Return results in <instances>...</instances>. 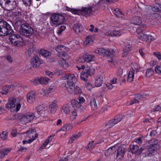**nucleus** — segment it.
Listing matches in <instances>:
<instances>
[{
    "mask_svg": "<svg viewBox=\"0 0 161 161\" xmlns=\"http://www.w3.org/2000/svg\"><path fill=\"white\" fill-rule=\"evenodd\" d=\"M5 106L7 108L10 109L11 112H14L18 111L21 105L15 98L11 97L9 98V102L6 104Z\"/></svg>",
    "mask_w": 161,
    "mask_h": 161,
    "instance_id": "nucleus-1",
    "label": "nucleus"
},
{
    "mask_svg": "<svg viewBox=\"0 0 161 161\" xmlns=\"http://www.w3.org/2000/svg\"><path fill=\"white\" fill-rule=\"evenodd\" d=\"M145 25L142 24L137 28L136 32L137 34V37L142 41L147 42L149 40L153 41L154 38L152 36L145 34L143 32V30L141 28H143Z\"/></svg>",
    "mask_w": 161,
    "mask_h": 161,
    "instance_id": "nucleus-2",
    "label": "nucleus"
},
{
    "mask_svg": "<svg viewBox=\"0 0 161 161\" xmlns=\"http://www.w3.org/2000/svg\"><path fill=\"white\" fill-rule=\"evenodd\" d=\"M65 9L67 11L71 12L74 14L77 15L83 14L89 15L92 12V8L91 6H88L87 7L83 8L81 9L70 8L66 7Z\"/></svg>",
    "mask_w": 161,
    "mask_h": 161,
    "instance_id": "nucleus-3",
    "label": "nucleus"
},
{
    "mask_svg": "<svg viewBox=\"0 0 161 161\" xmlns=\"http://www.w3.org/2000/svg\"><path fill=\"white\" fill-rule=\"evenodd\" d=\"M9 40L10 43L18 47H21L24 45V41L19 35L14 34L9 36Z\"/></svg>",
    "mask_w": 161,
    "mask_h": 161,
    "instance_id": "nucleus-4",
    "label": "nucleus"
},
{
    "mask_svg": "<svg viewBox=\"0 0 161 161\" xmlns=\"http://www.w3.org/2000/svg\"><path fill=\"white\" fill-rule=\"evenodd\" d=\"M26 135L27 137H26L25 138L27 139V138H29V139L28 140H23L22 142L23 144L26 143L29 144L31 143L37 137V135L34 129L29 130L26 133H22V136H25Z\"/></svg>",
    "mask_w": 161,
    "mask_h": 161,
    "instance_id": "nucleus-5",
    "label": "nucleus"
},
{
    "mask_svg": "<svg viewBox=\"0 0 161 161\" xmlns=\"http://www.w3.org/2000/svg\"><path fill=\"white\" fill-rule=\"evenodd\" d=\"M11 32V27L9 24L5 21H0V36H6Z\"/></svg>",
    "mask_w": 161,
    "mask_h": 161,
    "instance_id": "nucleus-6",
    "label": "nucleus"
},
{
    "mask_svg": "<svg viewBox=\"0 0 161 161\" xmlns=\"http://www.w3.org/2000/svg\"><path fill=\"white\" fill-rule=\"evenodd\" d=\"M35 117L38 118V115L36 112L34 113L27 112L20 116V120L24 123H27L32 120Z\"/></svg>",
    "mask_w": 161,
    "mask_h": 161,
    "instance_id": "nucleus-7",
    "label": "nucleus"
},
{
    "mask_svg": "<svg viewBox=\"0 0 161 161\" xmlns=\"http://www.w3.org/2000/svg\"><path fill=\"white\" fill-rule=\"evenodd\" d=\"M64 19V17L60 14H54L51 17L50 23L53 26L60 25L63 23Z\"/></svg>",
    "mask_w": 161,
    "mask_h": 161,
    "instance_id": "nucleus-8",
    "label": "nucleus"
},
{
    "mask_svg": "<svg viewBox=\"0 0 161 161\" xmlns=\"http://www.w3.org/2000/svg\"><path fill=\"white\" fill-rule=\"evenodd\" d=\"M19 32L24 36H29L32 35L33 30L29 25L24 24L20 28Z\"/></svg>",
    "mask_w": 161,
    "mask_h": 161,
    "instance_id": "nucleus-9",
    "label": "nucleus"
},
{
    "mask_svg": "<svg viewBox=\"0 0 161 161\" xmlns=\"http://www.w3.org/2000/svg\"><path fill=\"white\" fill-rule=\"evenodd\" d=\"M55 49L58 53L59 57L69 58L67 52L69 49L68 47L63 45H58L56 47Z\"/></svg>",
    "mask_w": 161,
    "mask_h": 161,
    "instance_id": "nucleus-10",
    "label": "nucleus"
},
{
    "mask_svg": "<svg viewBox=\"0 0 161 161\" xmlns=\"http://www.w3.org/2000/svg\"><path fill=\"white\" fill-rule=\"evenodd\" d=\"M95 56L93 54L86 53L83 54L78 59L79 63H84L86 62L89 63L94 61Z\"/></svg>",
    "mask_w": 161,
    "mask_h": 161,
    "instance_id": "nucleus-11",
    "label": "nucleus"
},
{
    "mask_svg": "<svg viewBox=\"0 0 161 161\" xmlns=\"http://www.w3.org/2000/svg\"><path fill=\"white\" fill-rule=\"evenodd\" d=\"M150 145L148 148L149 155H152L159 148V144L158 141L155 139H152L149 141Z\"/></svg>",
    "mask_w": 161,
    "mask_h": 161,
    "instance_id": "nucleus-12",
    "label": "nucleus"
},
{
    "mask_svg": "<svg viewBox=\"0 0 161 161\" xmlns=\"http://www.w3.org/2000/svg\"><path fill=\"white\" fill-rule=\"evenodd\" d=\"M114 146H116V151L117 150L116 158L118 161H120L123 158L125 146L119 145H115Z\"/></svg>",
    "mask_w": 161,
    "mask_h": 161,
    "instance_id": "nucleus-13",
    "label": "nucleus"
},
{
    "mask_svg": "<svg viewBox=\"0 0 161 161\" xmlns=\"http://www.w3.org/2000/svg\"><path fill=\"white\" fill-rule=\"evenodd\" d=\"M92 67L88 65L86 66V68L85 70L82 71L80 74V77L81 80L86 81L87 80V78L90 75L91 71L92 70Z\"/></svg>",
    "mask_w": 161,
    "mask_h": 161,
    "instance_id": "nucleus-14",
    "label": "nucleus"
},
{
    "mask_svg": "<svg viewBox=\"0 0 161 161\" xmlns=\"http://www.w3.org/2000/svg\"><path fill=\"white\" fill-rule=\"evenodd\" d=\"M63 80H67V83L75 84L77 81L76 77L73 74H66L63 76Z\"/></svg>",
    "mask_w": 161,
    "mask_h": 161,
    "instance_id": "nucleus-15",
    "label": "nucleus"
},
{
    "mask_svg": "<svg viewBox=\"0 0 161 161\" xmlns=\"http://www.w3.org/2000/svg\"><path fill=\"white\" fill-rule=\"evenodd\" d=\"M146 96L145 94H137L135 96V98L133 100L128 102L127 105H130L134 103H138L139 102V100L145 98Z\"/></svg>",
    "mask_w": 161,
    "mask_h": 161,
    "instance_id": "nucleus-16",
    "label": "nucleus"
},
{
    "mask_svg": "<svg viewBox=\"0 0 161 161\" xmlns=\"http://www.w3.org/2000/svg\"><path fill=\"white\" fill-rule=\"evenodd\" d=\"M106 52H105L104 56H108V61L112 63L114 62V60L112 58V57L114 56L115 54V52L113 49H111L108 50H106Z\"/></svg>",
    "mask_w": 161,
    "mask_h": 161,
    "instance_id": "nucleus-17",
    "label": "nucleus"
},
{
    "mask_svg": "<svg viewBox=\"0 0 161 161\" xmlns=\"http://www.w3.org/2000/svg\"><path fill=\"white\" fill-rule=\"evenodd\" d=\"M58 60V64L63 69H66L69 66V64L67 60L68 58L64 57H60Z\"/></svg>",
    "mask_w": 161,
    "mask_h": 161,
    "instance_id": "nucleus-18",
    "label": "nucleus"
},
{
    "mask_svg": "<svg viewBox=\"0 0 161 161\" xmlns=\"http://www.w3.org/2000/svg\"><path fill=\"white\" fill-rule=\"evenodd\" d=\"M131 47V45L128 42L125 43L124 47L123 49V57L128 55L129 52L130 51Z\"/></svg>",
    "mask_w": 161,
    "mask_h": 161,
    "instance_id": "nucleus-19",
    "label": "nucleus"
},
{
    "mask_svg": "<svg viewBox=\"0 0 161 161\" xmlns=\"http://www.w3.org/2000/svg\"><path fill=\"white\" fill-rule=\"evenodd\" d=\"M116 151V146H113L110 147L106 150L104 152V154L106 156L108 157L112 155L115 153Z\"/></svg>",
    "mask_w": 161,
    "mask_h": 161,
    "instance_id": "nucleus-20",
    "label": "nucleus"
},
{
    "mask_svg": "<svg viewBox=\"0 0 161 161\" xmlns=\"http://www.w3.org/2000/svg\"><path fill=\"white\" fill-rule=\"evenodd\" d=\"M142 22V19L139 16L134 17L130 20V23L135 25H139Z\"/></svg>",
    "mask_w": 161,
    "mask_h": 161,
    "instance_id": "nucleus-21",
    "label": "nucleus"
},
{
    "mask_svg": "<svg viewBox=\"0 0 161 161\" xmlns=\"http://www.w3.org/2000/svg\"><path fill=\"white\" fill-rule=\"evenodd\" d=\"M40 64L41 62L38 57L36 56L32 59L31 64L33 67H38L40 66Z\"/></svg>",
    "mask_w": 161,
    "mask_h": 161,
    "instance_id": "nucleus-22",
    "label": "nucleus"
},
{
    "mask_svg": "<svg viewBox=\"0 0 161 161\" xmlns=\"http://www.w3.org/2000/svg\"><path fill=\"white\" fill-rule=\"evenodd\" d=\"M11 149V148H9L0 150V161L4 158L6 155L10 153Z\"/></svg>",
    "mask_w": 161,
    "mask_h": 161,
    "instance_id": "nucleus-23",
    "label": "nucleus"
},
{
    "mask_svg": "<svg viewBox=\"0 0 161 161\" xmlns=\"http://www.w3.org/2000/svg\"><path fill=\"white\" fill-rule=\"evenodd\" d=\"M94 39L95 36L94 35H90L86 36L84 42V45L86 46L88 44H92V43Z\"/></svg>",
    "mask_w": 161,
    "mask_h": 161,
    "instance_id": "nucleus-24",
    "label": "nucleus"
},
{
    "mask_svg": "<svg viewBox=\"0 0 161 161\" xmlns=\"http://www.w3.org/2000/svg\"><path fill=\"white\" fill-rule=\"evenodd\" d=\"M71 108V107L70 104H65L62 107L61 112L66 114H68L70 113Z\"/></svg>",
    "mask_w": 161,
    "mask_h": 161,
    "instance_id": "nucleus-25",
    "label": "nucleus"
},
{
    "mask_svg": "<svg viewBox=\"0 0 161 161\" xmlns=\"http://www.w3.org/2000/svg\"><path fill=\"white\" fill-rule=\"evenodd\" d=\"M66 87L68 92L70 93H74L75 90V85L73 83H67L65 85Z\"/></svg>",
    "mask_w": 161,
    "mask_h": 161,
    "instance_id": "nucleus-26",
    "label": "nucleus"
},
{
    "mask_svg": "<svg viewBox=\"0 0 161 161\" xmlns=\"http://www.w3.org/2000/svg\"><path fill=\"white\" fill-rule=\"evenodd\" d=\"M45 110V108L43 105H40L36 108L33 109V112H36L37 115H38V117L40 115V114Z\"/></svg>",
    "mask_w": 161,
    "mask_h": 161,
    "instance_id": "nucleus-27",
    "label": "nucleus"
},
{
    "mask_svg": "<svg viewBox=\"0 0 161 161\" xmlns=\"http://www.w3.org/2000/svg\"><path fill=\"white\" fill-rule=\"evenodd\" d=\"M73 29L76 34H79L82 32L83 30V28L82 26L80 24H76L74 25Z\"/></svg>",
    "mask_w": 161,
    "mask_h": 161,
    "instance_id": "nucleus-28",
    "label": "nucleus"
},
{
    "mask_svg": "<svg viewBox=\"0 0 161 161\" xmlns=\"http://www.w3.org/2000/svg\"><path fill=\"white\" fill-rule=\"evenodd\" d=\"M57 102L56 100H54L49 105L50 111L51 113L54 114L55 113L56 110L57 106Z\"/></svg>",
    "mask_w": 161,
    "mask_h": 161,
    "instance_id": "nucleus-29",
    "label": "nucleus"
},
{
    "mask_svg": "<svg viewBox=\"0 0 161 161\" xmlns=\"http://www.w3.org/2000/svg\"><path fill=\"white\" fill-rule=\"evenodd\" d=\"M35 95L34 92H31L27 95V100L30 103H32L35 100Z\"/></svg>",
    "mask_w": 161,
    "mask_h": 161,
    "instance_id": "nucleus-30",
    "label": "nucleus"
},
{
    "mask_svg": "<svg viewBox=\"0 0 161 161\" xmlns=\"http://www.w3.org/2000/svg\"><path fill=\"white\" fill-rule=\"evenodd\" d=\"M40 54L43 57L46 58H49L52 54L50 52L43 49L40 50Z\"/></svg>",
    "mask_w": 161,
    "mask_h": 161,
    "instance_id": "nucleus-31",
    "label": "nucleus"
},
{
    "mask_svg": "<svg viewBox=\"0 0 161 161\" xmlns=\"http://www.w3.org/2000/svg\"><path fill=\"white\" fill-rule=\"evenodd\" d=\"M14 89V86L12 85L5 86L3 87V91L2 93L3 94H6L10 91Z\"/></svg>",
    "mask_w": 161,
    "mask_h": 161,
    "instance_id": "nucleus-32",
    "label": "nucleus"
},
{
    "mask_svg": "<svg viewBox=\"0 0 161 161\" xmlns=\"http://www.w3.org/2000/svg\"><path fill=\"white\" fill-rule=\"evenodd\" d=\"M73 125L71 124H66L64 125L59 130V131L62 130L64 131H67L72 129Z\"/></svg>",
    "mask_w": 161,
    "mask_h": 161,
    "instance_id": "nucleus-33",
    "label": "nucleus"
},
{
    "mask_svg": "<svg viewBox=\"0 0 161 161\" xmlns=\"http://www.w3.org/2000/svg\"><path fill=\"white\" fill-rule=\"evenodd\" d=\"M90 105L92 110L94 111L97 108L96 100L94 98H93L90 100Z\"/></svg>",
    "mask_w": 161,
    "mask_h": 161,
    "instance_id": "nucleus-34",
    "label": "nucleus"
},
{
    "mask_svg": "<svg viewBox=\"0 0 161 161\" xmlns=\"http://www.w3.org/2000/svg\"><path fill=\"white\" fill-rule=\"evenodd\" d=\"M135 71L131 69L127 75V80L128 82H131L133 80Z\"/></svg>",
    "mask_w": 161,
    "mask_h": 161,
    "instance_id": "nucleus-35",
    "label": "nucleus"
},
{
    "mask_svg": "<svg viewBox=\"0 0 161 161\" xmlns=\"http://www.w3.org/2000/svg\"><path fill=\"white\" fill-rule=\"evenodd\" d=\"M103 82V78L101 77H97L94 80V83L95 86L96 87H100L102 85Z\"/></svg>",
    "mask_w": 161,
    "mask_h": 161,
    "instance_id": "nucleus-36",
    "label": "nucleus"
},
{
    "mask_svg": "<svg viewBox=\"0 0 161 161\" xmlns=\"http://www.w3.org/2000/svg\"><path fill=\"white\" fill-rule=\"evenodd\" d=\"M39 83L42 85H45L48 83L49 79L47 77H39Z\"/></svg>",
    "mask_w": 161,
    "mask_h": 161,
    "instance_id": "nucleus-37",
    "label": "nucleus"
},
{
    "mask_svg": "<svg viewBox=\"0 0 161 161\" xmlns=\"http://www.w3.org/2000/svg\"><path fill=\"white\" fill-rule=\"evenodd\" d=\"M130 148V151L132 153L139 154L141 152L140 150L139 149V147L137 146L133 145L131 146Z\"/></svg>",
    "mask_w": 161,
    "mask_h": 161,
    "instance_id": "nucleus-38",
    "label": "nucleus"
},
{
    "mask_svg": "<svg viewBox=\"0 0 161 161\" xmlns=\"http://www.w3.org/2000/svg\"><path fill=\"white\" fill-rule=\"evenodd\" d=\"M105 52H106V49L103 48H97L94 50V53L104 56Z\"/></svg>",
    "mask_w": 161,
    "mask_h": 161,
    "instance_id": "nucleus-39",
    "label": "nucleus"
},
{
    "mask_svg": "<svg viewBox=\"0 0 161 161\" xmlns=\"http://www.w3.org/2000/svg\"><path fill=\"white\" fill-rule=\"evenodd\" d=\"M152 9L153 11L161 13V4H156L152 8Z\"/></svg>",
    "mask_w": 161,
    "mask_h": 161,
    "instance_id": "nucleus-40",
    "label": "nucleus"
},
{
    "mask_svg": "<svg viewBox=\"0 0 161 161\" xmlns=\"http://www.w3.org/2000/svg\"><path fill=\"white\" fill-rule=\"evenodd\" d=\"M112 10L113 13L117 17H119L122 16V13L119 8H113L112 9Z\"/></svg>",
    "mask_w": 161,
    "mask_h": 161,
    "instance_id": "nucleus-41",
    "label": "nucleus"
},
{
    "mask_svg": "<svg viewBox=\"0 0 161 161\" xmlns=\"http://www.w3.org/2000/svg\"><path fill=\"white\" fill-rule=\"evenodd\" d=\"M71 103L73 107L75 108L78 109L80 106V103L77 100L75 99L71 100Z\"/></svg>",
    "mask_w": 161,
    "mask_h": 161,
    "instance_id": "nucleus-42",
    "label": "nucleus"
},
{
    "mask_svg": "<svg viewBox=\"0 0 161 161\" xmlns=\"http://www.w3.org/2000/svg\"><path fill=\"white\" fill-rule=\"evenodd\" d=\"M125 32L122 30H114L113 31L114 36H119L124 33Z\"/></svg>",
    "mask_w": 161,
    "mask_h": 161,
    "instance_id": "nucleus-43",
    "label": "nucleus"
},
{
    "mask_svg": "<svg viewBox=\"0 0 161 161\" xmlns=\"http://www.w3.org/2000/svg\"><path fill=\"white\" fill-rule=\"evenodd\" d=\"M77 115L76 110H74L72 112L69 117V119L71 121H73L75 119Z\"/></svg>",
    "mask_w": 161,
    "mask_h": 161,
    "instance_id": "nucleus-44",
    "label": "nucleus"
},
{
    "mask_svg": "<svg viewBox=\"0 0 161 161\" xmlns=\"http://www.w3.org/2000/svg\"><path fill=\"white\" fill-rule=\"evenodd\" d=\"M61 25L57 29V33L58 35H60L62 31H64L66 28V26L64 24H61Z\"/></svg>",
    "mask_w": 161,
    "mask_h": 161,
    "instance_id": "nucleus-45",
    "label": "nucleus"
},
{
    "mask_svg": "<svg viewBox=\"0 0 161 161\" xmlns=\"http://www.w3.org/2000/svg\"><path fill=\"white\" fill-rule=\"evenodd\" d=\"M122 118V116L121 115H119L116 116L113 120L114 122L116 124L121 120Z\"/></svg>",
    "mask_w": 161,
    "mask_h": 161,
    "instance_id": "nucleus-46",
    "label": "nucleus"
},
{
    "mask_svg": "<svg viewBox=\"0 0 161 161\" xmlns=\"http://www.w3.org/2000/svg\"><path fill=\"white\" fill-rule=\"evenodd\" d=\"M40 94L43 96H46L50 93L48 88L46 89H42L40 92Z\"/></svg>",
    "mask_w": 161,
    "mask_h": 161,
    "instance_id": "nucleus-47",
    "label": "nucleus"
},
{
    "mask_svg": "<svg viewBox=\"0 0 161 161\" xmlns=\"http://www.w3.org/2000/svg\"><path fill=\"white\" fill-rule=\"evenodd\" d=\"M153 71L151 69H148L146 72V76L147 77H150L153 74Z\"/></svg>",
    "mask_w": 161,
    "mask_h": 161,
    "instance_id": "nucleus-48",
    "label": "nucleus"
},
{
    "mask_svg": "<svg viewBox=\"0 0 161 161\" xmlns=\"http://www.w3.org/2000/svg\"><path fill=\"white\" fill-rule=\"evenodd\" d=\"M30 81L35 85H38L40 84L39 77L34 78L30 80Z\"/></svg>",
    "mask_w": 161,
    "mask_h": 161,
    "instance_id": "nucleus-49",
    "label": "nucleus"
},
{
    "mask_svg": "<svg viewBox=\"0 0 161 161\" xmlns=\"http://www.w3.org/2000/svg\"><path fill=\"white\" fill-rule=\"evenodd\" d=\"M85 86L86 88L88 90H90L94 87V86H93L91 83L90 82H86L85 84Z\"/></svg>",
    "mask_w": 161,
    "mask_h": 161,
    "instance_id": "nucleus-50",
    "label": "nucleus"
},
{
    "mask_svg": "<svg viewBox=\"0 0 161 161\" xmlns=\"http://www.w3.org/2000/svg\"><path fill=\"white\" fill-rule=\"evenodd\" d=\"M82 92L81 89L78 86H75L74 93L75 94H77L80 93Z\"/></svg>",
    "mask_w": 161,
    "mask_h": 161,
    "instance_id": "nucleus-51",
    "label": "nucleus"
},
{
    "mask_svg": "<svg viewBox=\"0 0 161 161\" xmlns=\"http://www.w3.org/2000/svg\"><path fill=\"white\" fill-rule=\"evenodd\" d=\"M106 35L108 36L109 37H113L114 36V33L113 31H111V30H108L105 33Z\"/></svg>",
    "mask_w": 161,
    "mask_h": 161,
    "instance_id": "nucleus-52",
    "label": "nucleus"
},
{
    "mask_svg": "<svg viewBox=\"0 0 161 161\" xmlns=\"http://www.w3.org/2000/svg\"><path fill=\"white\" fill-rule=\"evenodd\" d=\"M115 124H116L114 122L113 120L109 121L107 123L106 125L108 126V127L111 128L114 125H115Z\"/></svg>",
    "mask_w": 161,
    "mask_h": 161,
    "instance_id": "nucleus-53",
    "label": "nucleus"
},
{
    "mask_svg": "<svg viewBox=\"0 0 161 161\" xmlns=\"http://www.w3.org/2000/svg\"><path fill=\"white\" fill-rule=\"evenodd\" d=\"M45 74L47 75L49 77L51 78H53L54 75V73H53L49 71H46Z\"/></svg>",
    "mask_w": 161,
    "mask_h": 161,
    "instance_id": "nucleus-54",
    "label": "nucleus"
},
{
    "mask_svg": "<svg viewBox=\"0 0 161 161\" xmlns=\"http://www.w3.org/2000/svg\"><path fill=\"white\" fill-rule=\"evenodd\" d=\"M156 72L158 74L161 73V66H157L155 69Z\"/></svg>",
    "mask_w": 161,
    "mask_h": 161,
    "instance_id": "nucleus-55",
    "label": "nucleus"
},
{
    "mask_svg": "<svg viewBox=\"0 0 161 161\" xmlns=\"http://www.w3.org/2000/svg\"><path fill=\"white\" fill-rule=\"evenodd\" d=\"M54 73V75L55 74L57 75H60L63 74V72L60 69H57L55 70Z\"/></svg>",
    "mask_w": 161,
    "mask_h": 161,
    "instance_id": "nucleus-56",
    "label": "nucleus"
},
{
    "mask_svg": "<svg viewBox=\"0 0 161 161\" xmlns=\"http://www.w3.org/2000/svg\"><path fill=\"white\" fill-rule=\"evenodd\" d=\"M1 138L3 140L5 139L7 137V133L6 132H3L0 135Z\"/></svg>",
    "mask_w": 161,
    "mask_h": 161,
    "instance_id": "nucleus-57",
    "label": "nucleus"
},
{
    "mask_svg": "<svg viewBox=\"0 0 161 161\" xmlns=\"http://www.w3.org/2000/svg\"><path fill=\"white\" fill-rule=\"evenodd\" d=\"M79 100V103H80V104H82L85 101V99L84 98L81 96H80L78 98Z\"/></svg>",
    "mask_w": 161,
    "mask_h": 161,
    "instance_id": "nucleus-58",
    "label": "nucleus"
},
{
    "mask_svg": "<svg viewBox=\"0 0 161 161\" xmlns=\"http://www.w3.org/2000/svg\"><path fill=\"white\" fill-rule=\"evenodd\" d=\"M23 3L25 5L30 6L31 4V1H22Z\"/></svg>",
    "mask_w": 161,
    "mask_h": 161,
    "instance_id": "nucleus-59",
    "label": "nucleus"
},
{
    "mask_svg": "<svg viewBox=\"0 0 161 161\" xmlns=\"http://www.w3.org/2000/svg\"><path fill=\"white\" fill-rule=\"evenodd\" d=\"M117 78L116 77H114L112 78L109 81V82L112 84H115L117 83Z\"/></svg>",
    "mask_w": 161,
    "mask_h": 161,
    "instance_id": "nucleus-60",
    "label": "nucleus"
},
{
    "mask_svg": "<svg viewBox=\"0 0 161 161\" xmlns=\"http://www.w3.org/2000/svg\"><path fill=\"white\" fill-rule=\"evenodd\" d=\"M154 55L159 60L161 59V55L159 52H156L153 53Z\"/></svg>",
    "mask_w": 161,
    "mask_h": 161,
    "instance_id": "nucleus-61",
    "label": "nucleus"
},
{
    "mask_svg": "<svg viewBox=\"0 0 161 161\" xmlns=\"http://www.w3.org/2000/svg\"><path fill=\"white\" fill-rule=\"evenodd\" d=\"M106 85V87L108 88V89L110 90L112 89L113 87V84L111 83L110 82L107 83Z\"/></svg>",
    "mask_w": 161,
    "mask_h": 161,
    "instance_id": "nucleus-62",
    "label": "nucleus"
},
{
    "mask_svg": "<svg viewBox=\"0 0 161 161\" xmlns=\"http://www.w3.org/2000/svg\"><path fill=\"white\" fill-rule=\"evenodd\" d=\"M17 130L15 129H13L11 131V135L13 137H15L17 135Z\"/></svg>",
    "mask_w": 161,
    "mask_h": 161,
    "instance_id": "nucleus-63",
    "label": "nucleus"
},
{
    "mask_svg": "<svg viewBox=\"0 0 161 161\" xmlns=\"http://www.w3.org/2000/svg\"><path fill=\"white\" fill-rule=\"evenodd\" d=\"M15 25L18 27L22 26L23 24H22L21 21L19 20L17 21L15 23Z\"/></svg>",
    "mask_w": 161,
    "mask_h": 161,
    "instance_id": "nucleus-64",
    "label": "nucleus"
}]
</instances>
